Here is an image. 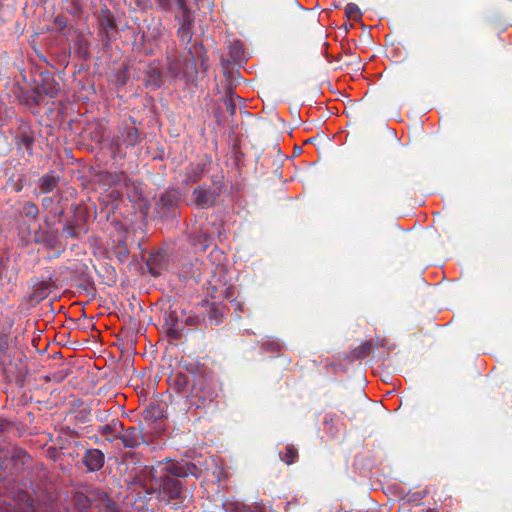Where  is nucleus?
Returning <instances> with one entry per match:
<instances>
[{"label":"nucleus","mask_w":512,"mask_h":512,"mask_svg":"<svg viewBox=\"0 0 512 512\" xmlns=\"http://www.w3.org/2000/svg\"><path fill=\"white\" fill-rule=\"evenodd\" d=\"M84 463L88 470L97 471L104 464V455L98 449L88 450L84 456Z\"/></svg>","instance_id":"f257e3e1"},{"label":"nucleus","mask_w":512,"mask_h":512,"mask_svg":"<svg viewBox=\"0 0 512 512\" xmlns=\"http://www.w3.org/2000/svg\"><path fill=\"white\" fill-rule=\"evenodd\" d=\"M194 468L193 465H189V464H183V463H170L166 469L168 470V472H170L173 476H176V477H185L189 474H194V472L192 471V469Z\"/></svg>","instance_id":"f03ea898"},{"label":"nucleus","mask_w":512,"mask_h":512,"mask_svg":"<svg viewBox=\"0 0 512 512\" xmlns=\"http://www.w3.org/2000/svg\"><path fill=\"white\" fill-rule=\"evenodd\" d=\"M193 195L196 203L201 206H209L214 201L213 194L205 190L204 188H196L193 192Z\"/></svg>","instance_id":"7ed1b4c3"},{"label":"nucleus","mask_w":512,"mask_h":512,"mask_svg":"<svg viewBox=\"0 0 512 512\" xmlns=\"http://www.w3.org/2000/svg\"><path fill=\"white\" fill-rule=\"evenodd\" d=\"M58 178L53 174H46L44 175L39 183L40 187L44 192H50L52 191L56 185H57Z\"/></svg>","instance_id":"20e7f679"},{"label":"nucleus","mask_w":512,"mask_h":512,"mask_svg":"<svg viewBox=\"0 0 512 512\" xmlns=\"http://www.w3.org/2000/svg\"><path fill=\"white\" fill-rule=\"evenodd\" d=\"M184 23L178 30V35L183 42L189 43L191 41V25L188 15L184 16Z\"/></svg>","instance_id":"39448f33"},{"label":"nucleus","mask_w":512,"mask_h":512,"mask_svg":"<svg viewBox=\"0 0 512 512\" xmlns=\"http://www.w3.org/2000/svg\"><path fill=\"white\" fill-rule=\"evenodd\" d=\"M171 380L173 384L177 387V390L180 393H186L188 391L189 380L186 375L183 374H175Z\"/></svg>","instance_id":"423d86ee"},{"label":"nucleus","mask_w":512,"mask_h":512,"mask_svg":"<svg viewBox=\"0 0 512 512\" xmlns=\"http://www.w3.org/2000/svg\"><path fill=\"white\" fill-rule=\"evenodd\" d=\"M345 13L348 18L356 20L361 17V12L359 7L354 3H349L345 7Z\"/></svg>","instance_id":"0eeeda50"},{"label":"nucleus","mask_w":512,"mask_h":512,"mask_svg":"<svg viewBox=\"0 0 512 512\" xmlns=\"http://www.w3.org/2000/svg\"><path fill=\"white\" fill-rule=\"evenodd\" d=\"M297 458V450L293 446H288L286 448L285 455L283 457V461L287 464H292Z\"/></svg>","instance_id":"6e6552de"},{"label":"nucleus","mask_w":512,"mask_h":512,"mask_svg":"<svg viewBox=\"0 0 512 512\" xmlns=\"http://www.w3.org/2000/svg\"><path fill=\"white\" fill-rule=\"evenodd\" d=\"M171 485H172V491L170 493V498L174 499V498L180 497L181 494H182L181 487H180V482L173 480L171 482Z\"/></svg>","instance_id":"1a4fd4ad"},{"label":"nucleus","mask_w":512,"mask_h":512,"mask_svg":"<svg viewBox=\"0 0 512 512\" xmlns=\"http://www.w3.org/2000/svg\"><path fill=\"white\" fill-rule=\"evenodd\" d=\"M24 211L28 216H32V217H35L38 213L37 207L32 203H27L24 206Z\"/></svg>","instance_id":"9d476101"},{"label":"nucleus","mask_w":512,"mask_h":512,"mask_svg":"<svg viewBox=\"0 0 512 512\" xmlns=\"http://www.w3.org/2000/svg\"><path fill=\"white\" fill-rule=\"evenodd\" d=\"M137 135H138V134H137V131H136L134 128H132V129L129 131V133H128V141H129V143H130V144H134V142H135V141H136V139H137Z\"/></svg>","instance_id":"9b49d317"},{"label":"nucleus","mask_w":512,"mask_h":512,"mask_svg":"<svg viewBox=\"0 0 512 512\" xmlns=\"http://www.w3.org/2000/svg\"><path fill=\"white\" fill-rule=\"evenodd\" d=\"M124 444L129 447H134L137 445V441H130L127 437H125Z\"/></svg>","instance_id":"f8f14e48"}]
</instances>
